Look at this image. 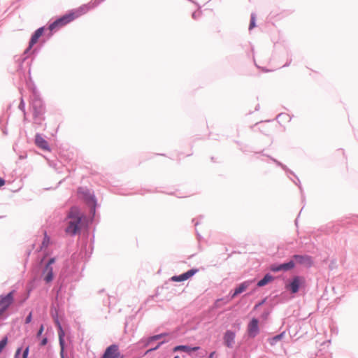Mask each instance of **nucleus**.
I'll return each instance as SVG.
<instances>
[{
    "instance_id": "obj_1",
    "label": "nucleus",
    "mask_w": 358,
    "mask_h": 358,
    "mask_svg": "<svg viewBox=\"0 0 358 358\" xmlns=\"http://www.w3.org/2000/svg\"><path fill=\"white\" fill-rule=\"evenodd\" d=\"M84 214L78 207H72L66 218L65 232L68 235L74 236L80 232L82 228V220Z\"/></svg>"
},
{
    "instance_id": "obj_2",
    "label": "nucleus",
    "mask_w": 358,
    "mask_h": 358,
    "mask_svg": "<svg viewBox=\"0 0 358 358\" xmlns=\"http://www.w3.org/2000/svg\"><path fill=\"white\" fill-rule=\"evenodd\" d=\"M77 16L73 13H69L67 15H64L63 17H60L59 19L55 20L53 23H52L49 26V29L50 31H55L67 23L73 21Z\"/></svg>"
},
{
    "instance_id": "obj_3",
    "label": "nucleus",
    "mask_w": 358,
    "mask_h": 358,
    "mask_svg": "<svg viewBox=\"0 0 358 358\" xmlns=\"http://www.w3.org/2000/svg\"><path fill=\"white\" fill-rule=\"evenodd\" d=\"M13 292H10L6 296L0 295V316L13 303Z\"/></svg>"
},
{
    "instance_id": "obj_4",
    "label": "nucleus",
    "mask_w": 358,
    "mask_h": 358,
    "mask_svg": "<svg viewBox=\"0 0 358 358\" xmlns=\"http://www.w3.org/2000/svg\"><path fill=\"white\" fill-rule=\"evenodd\" d=\"M101 358H123V356L117 345H111L106 349Z\"/></svg>"
},
{
    "instance_id": "obj_5",
    "label": "nucleus",
    "mask_w": 358,
    "mask_h": 358,
    "mask_svg": "<svg viewBox=\"0 0 358 358\" xmlns=\"http://www.w3.org/2000/svg\"><path fill=\"white\" fill-rule=\"evenodd\" d=\"M259 321L256 318L251 320L248 325V332L250 337L255 338L259 334Z\"/></svg>"
},
{
    "instance_id": "obj_6",
    "label": "nucleus",
    "mask_w": 358,
    "mask_h": 358,
    "mask_svg": "<svg viewBox=\"0 0 358 358\" xmlns=\"http://www.w3.org/2000/svg\"><path fill=\"white\" fill-rule=\"evenodd\" d=\"M303 282V278L299 276H296L293 278L292 281L288 285L286 286V287L290 289L292 293L295 294L299 291V287Z\"/></svg>"
},
{
    "instance_id": "obj_7",
    "label": "nucleus",
    "mask_w": 358,
    "mask_h": 358,
    "mask_svg": "<svg viewBox=\"0 0 358 358\" xmlns=\"http://www.w3.org/2000/svg\"><path fill=\"white\" fill-rule=\"evenodd\" d=\"M293 258L296 263L304 265L306 266H310L313 264L312 258L308 255H294Z\"/></svg>"
},
{
    "instance_id": "obj_8",
    "label": "nucleus",
    "mask_w": 358,
    "mask_h": 358,
    "mask_svg": "<svg viewBox=\"0 0 358 358\" xmlns=\"http://www.w3.org/2000/svg\"><path fill=\"white\" fill-rule=\"evenodd\" d=\"M295 266V263L293 261H290L287 263L282 264L278 266L272 265L271 270L274 272H278L281 270L288 271L292 269Z\"/></svg>"
},
{
    "instance_id": "obj_9",
    "label": "nucleus",
    "mask_w": 358,
    "mask_h": 358,
    "mask_svg": "<svg viewBox=\"0 0 358 358\" xmlns=\"http://www.w3.org/2000/svg\"><path fill=\"white\" fill-rule=\"evenodd\" d=\"M235 333L231 331H227L224 335L225 345L229 348H232L234 344Z\"/></svg>"
},
{
    "instance_id": "obj_10",
    "label": "nucleus",
    "mask_w": 358,
    "mask_h": 358,
    "mask_svg": "<svg viewBox=\"0 0 358 358\" xmlns=\"http://www.w3.org/2000/svg\"><path fill=\"white\" fill-rule=\"evenodd\" d=\"M35 143L36 145L43 150L50 151V148L48 142L39 134H37L35 138Z\"/></svg>"
},
{
    "instance_id": "obj_11",
    "label": "nucleus",
    "mask_w": 358,
    "mask_h": 358,
    "mask_svg": "<svg viewBox=\"0 0 358 358\" xmlns=\"http://www.w3.org/2000/svg\"><path fill=\"white\" fill-rule=\"evenodd\" d=\"M43 31V27H41L34 32L29 42V49H31L32 46L38 42V40L42 36Z\"/></svg>"
},
{
    "instance_id": "obj_12",
    "label": "nucleus",
    "mask_w": 358,
    "mask_h": 358,
    "mask_svg": "<svg viewBox=\"0 0 358 358\" xmlns=\"http://www.w3.org/2000/svg\"><path fill=\"white\" fill-rule=\"evenodd\" d=\"M199 349V347L191 348V347H189L187 345H178V346H176L173 348V351L174 352L182 351V352H187V353L189 354L192 352L197 351Z\"/></svg>"
},
{
    "instance_id": "obj_13",
    "label": "nucleus",
    "mask_w": 358,
    "mask_h": 358,
    "mask_svg": "<svg viewBox=\"0 0 358 358\" xmlns=\"http://www.w3.org/2000/svg\"><path fill=\"white\" fill-rule=\"evenodd\" d=\"M43 273L45 274L44 280L46 282H50L53 280V272L52 268L49 266V265H46Z\"/></svg>"
},
{
    "instance_id": "obj_14",
    "label": "nucleus",
    "mask_w": 358,
    "mask_h": 358,
    "mask_svg": "<svg viewBox=\"0 0 358 358\" xmlns=\"http://www.w3.org/2000/svg\"><path fill=\"white\" fill-rule=\"evenodd\" d=\"M250 282L245 281L241 283L234 291V293L232 294V298H234L238 294L243 292L250 285Z\"/></svg>"
},
{
    "instance_id": "obj_15",
    "label": "nucleus",
    "mask_w": 358,
    "mask_h": 358,
    "mask_svg": "<svg viewBox=\"0 0 358 358\" xmlns=\"http://www.w3.org/2000/svg\"><path fill=\"white\" fill-rule=\"evenodd\" d=\"M57 327L59 329L58 334H59V345L61 346V354L62 355L63 352H64V341L63 338L64 336V331H63L62 327L58 321H57Z\"/></svg>"
},
{
    "instance_id": "obj_16",
    "label": "nucleus",
    "mask_w": 358,
    "mask_h": 358,
    "mask_svg": "<svg viewBox=\"0 0 358 358\" xmlns=\"http://www.w3.org/2000/svg\"><path fill=\"white\" fill-rule=\"evenodd\" d=\"M285 332L283 331L281 334L269 338L268 340V343L271 345L273 346L276 344L277 342L280 341L285 337Z\"/></svg>"
},
{
    "instance_id": "obj_17",
    "label": "nucleus",
    "mask_w": 358,
    "mask_h": 358,
    "mask_svg": "<svg viewBox=\"0 0 358 358\" xmlns=\"http://www.w3.org/2000/svg\"><path fill=\"white\" fill-rule=\"evenodd\" d=\"M273 278L269 274H266L261 280L257 282L258 287H263L273 280Z\"/></svg>"
},
{
    "instance_id": "obj_18",
    "label": "nucleus",
    "mask_w": 358,
    "mask_h": 358,
    "mask_svg": "<svg viewBox=\"0 0 358 358\" xmlns=\"http://www.w3.org/2000/svg\"><path fill=\"white\" fill-rule=\"evenodd\" d=\"M197 271L198 269L189 270L186 273H182V277L184 278V280H186L193 276Z\"/></svg>"
},
{
    "instance_id": "obj_19",
    "label": "nucleus",
    "mask_w": 358,
    "mask_h": 358,
    "mask_svg": "<svg viewBox=\"0 0 358 358\" xmlns=\"http://www.w3.org/2000/svg\"><path fill=\"white\" fill-rule=\"evenodd\" d=\"M197 271L198 269L189 270L186 273H182V277L184 278V280H186L193 276Z\"/></svg>"
},
{
    "instance_id": "obj_20",
    "label": "nucleus",
    "mask_w": 358,
    "mask_h": 358,
    "mask_svg": "<svg viewBox=\"0 0 358 358\" xmlns=\"http://www.w3.org/2000/svg\"><path fill=\"white\" fill-rule=\"evenodd\" d=\"M171 280L174 282H182L185 281L184 278L182 277V274L180 275H175L171 278Z\"/></svg>"
},
{
    "instance_id": "obj_21",
    "label": "nucleus",
    "mask_w": 358,
    "mask_h": 358,
    "mask_svg": "<svg viewBox=\"0 0 358 358\" xmlns=\"http://www.w3.org/2000/svg\"><path fill=\"white\" fill-rule=\"evenodd\" d=\"M7 344V338L5 337L3 338L1 341H0V352L3 350V349L5 348V346Z\"/></svg>"
},
{
    "instance_id": "obj_22",
    "label": "nucleus",
    "mask_w": 358,
    "mask_h": 358,
    "mask_svg": "<svg viewBox=\"0 0 358 358\" xmlns=\"http://www.w3.org/2000/svg\"><path fill=\"white\" fill-rule=\"evenodd\" d=\"M49 242H50V238L47 236L46 234H45V237H44L43 241L42 243V245L44 247H47L49 244Z\"/></svg>"
},
{
    "instance_id": "obj_23",
    "label": "nucleus",
    "mask_w": 358,
    "mask_h": 358,
    "mask_svg": "<svg viewBox=\"0 0 358 358\" xmlns=\"http://www.w3.org/2000/svg\"><path fill=\"white\" fill-rule=\"evenodd\" d=\"M255 27V15H252L249 29H252Z\"/></svg>"
},
{
    "instance_id": "obj_24",
    "label": "nucleus",
    "mask_w": 358,
    "mask_h": 358,
    "mask_svg": "<svg viewBox=\"0 0 358 358\" xmlns=\"http://www.w3.org/2000/svg\"><path fill=\"white\" fill-rule=\"evenodd\" d=\"M166 335V334H161L155 335L154 336H152L150 339V341L158 340V339H160L161 338L165 336Z\"/></svg>"
},
{
    "instance_id": "obj_25",
    "label": "nucleus",
    "mask_w": 358,
    "mask_h": 358,
    "mask_svg": "<svg viewBox=\"0 0 358 358\" xmlns=\"http://www.w3.org/2000/svg\"><path fill=\"white\" fill-rule=\"evenodd\" d=\"M31 320H32V313H30L28 316L26 317L25 319V323L26 324H29L31 322Z\"/></svg>"
},
{
    "instance_id": "obj_26",
    "label": "nucleus",
    "mask_w": 358,
    "mask_h": 358,
    "mask_svg": "<svg viewBox=\"0 0 358 358\" xmlns=\"http://www.w3.org/2000/svg\"><path fill=\"white\" fill-rule=\"evenodd\" d=\"M43 330H44V326L42 324V325H41L40 329L36 334L37 338H39L41 336Z\"/></svg>"
},
{
    "instance_id": "obj_27",
    "label": "nucleus",
    "mask_w": 358,
    "mask_h": 358,
    "mask_svg": "<svg viewBox=\"0 0 358 358\" xmlns=\"http://www.w3.org/2000/svg\"><path fill=\"white\" fill-rule=\"evenodd\" d=\"M28 353H29V348H27L24 350V352H23L22 357H23V358H27Z\"/></svg>"
},
{
    "instance_id": "obj_28",
    "label": "nucleus",
    "mask_w": 358,
    "mask_h": 358,
    "mask_svg": "<svg viewBox=\"0 0 358 358\" xmlns=\"http://www.w3.org/2000/svg\"><path fill=\"white\" fill-rule=\"evenodd\" d=\"M47 343H48V339H47V338H43L42 339L41 342V346H44V345H45L47 344Z\"/></svg>"
},
{
    "instance_id": "obj_29",
    "label": "nucleus",
    "mask_w": 358,
    "mask_h": 358,
    "mask_svg": "<svg viewBox=\"0 0 358 358\" xmlns=\"http://www.w3.org/2000/svg\"><path fill=\"white\" fill-rule=\"evenodd\" d=\"M55 262V258H51L49 261H48V263L47 265H49V266H51V265L52 264H54Z\"/></svg>"
},
{
    "instance_id": "obj_30",
    "label": "nucleus",
    "mask_w": 358,
    "mask_h": 358,
    "mask_svg": "<svg viewBox=\"0 0 358 358\" xmlns=\"http://www.w3.org/2000/svg\"><path fill=\"white\" fill-rule=\"evenodd\" d=\"M5 183H6L5 180L3 178H0V187L3 186L5 185Z\"/></svg>"
},
{
    "instance_id": "obj_31",
    "label": "nucleus",
    "mask_w": 358,
    "mask_h": 358,
    "mask_svg": "<svg viewBox=\"0 0 358 358\" xmlns=\"http://www.w3.org/2000/svg\"><path fill=\"white\" fill-rule=\"evenodd\" d=\"M162 343H159V344L157 345V347H155V348H153V349H150V350H148V352H150V351H152V350H155L157 349Z\"/></svg>"
},
{
    "instance_id": "obj_32",
    "label": "nucleus",
    "mask_w": 358,
    "mask_h": 358,
    "mask_svg": "<svg viewBox=\"0 0 358 358\" xmlns=\"http://www.w3.org/2000/svg\"><path fill=\"white\" fill-rule=\"evenodd\" d=\"M20 352V349H18V350H17V352H16L15 357H17V356L19 355Z\"/></svg>"
},
{
    "instance_id": "obj_33",
    "label": "nucleus",
    "mask_w": 358,
    "mask_h": 358,
    "mask_svg": "<svg viewBox=\"0 0 358 358\" xmlns=\"http://www.w3.org/2000/svg\"><path fill=\"white\" fill-rule=\"evenodd\" d=\"M213 355H214V352H212V353L210 355L209 358H213Z\"/></svg>"
},
{
    "instance_id": "obj_34",
    "label": "nucleus",
    "mask_w": 358,
    "mask_h": 358,
    "mask_svg": "<svg viewBox=\"0 0 358 358\" xmlns=\"http://www.w3.org/2000/svg\"><path fill=\"white\" fill-rule=\"evenodd\" d=\"M192 16H193V17H194V18H195V17H196V13H193Z\"/></svg>"
},
{
    "instance_id": "obj_35",
    "label": "nucleus",
    "mask_w": 358,
    "mask_h": 358,
    "mask_svg": "<svg viewBox=\"0 0 358 358\" xmlns=\"http://www.w3.org/2000/svg\"><path fill=\"white\" fill-rule=\"evenodd\" d=\"M174 358H179V357L178 356H176Z\"/></svg>"
},
{
    "instance_id": "obj_36",
    "label": "nucleus",
    "mask_w": 358,
    "mask_h": 358,
    "mask_svg": "<svg viewBox=\"0 0 358 358\" xmlns=\"http://www.w3.org/2000/svg\"><path fill=\"white\" fill-rule=\"evenodd\" d=\"M16 358H19V357H16Z\"/></svg>"
}]
</instances>
